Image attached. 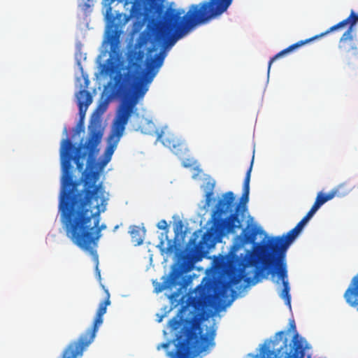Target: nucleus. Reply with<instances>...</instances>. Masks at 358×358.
I'll list each match as a JSON object with an SVG mask.
<instances>
[{"label": "nucleus", "instance_id": "obj_1", "mask_svg": "<svg viewBox=\"0 0 358 358\" xmlns=\"http://www.w3.org/2000/svg\"><path fill=\"white\" fill-rule=\"evenodd\" d=\"M103 132L101 120L93 119L89 126V136L76 147L70 139L62 141L60 162L62 191L59 204L61 220L66 236L82 250L88 252L98 268L96 248L101 231L100 215L106 210L108 198L99 173L87 171L96 158L98 145Z\"/></svg>", "mask_w": 358, "mask_h": 358}, {"label": "nucleus", "instance_id": "obj_2", "mask_svg": "<svg viewBox=\"0 0 358 358\" xmlns=\"http://www.w3.org/2000/svg\"><path fill=\"white\" fill-rule=\"evenodd\" d=\"M231 2L232 0H209L199 4H192L184 16H182L184 10L169 7L163 16L155 23L152 31V49L161 47L159 53L147 64V71H144L141 64L129 62L127 73L123 76L118 72L114 77L112 94L104 99L101 97L96 113L99 115L105 113L110 99L114 96L122 98V103L126 97L134 93L137 85H144L148 91V84L152 81L159 68L163 64L166 50L172 47L194 27L225 12Z\"/></svg>", "mask_w": 358, "mask_h": 358}, {"label": "nucleus", "instance_id": "obj_3", "mask_svg": "<svg viewBox=\"0 0 358 358\" xmlns=\"http://www.w3.org/2000/svg\"><path fill=\"white\" fill-rule=\"evenodd\" d=\"M313 216L309 211L292 230L281 236L268 234L254 218L248 215V287L254 286L269 276L276 285L280 282L282 289L279 296L291 308L290 287L288 277L287 252L294 241L302 231L305 224Z\"/></svg>", "mask_w": 358, "mask_h": 358}, {"label": "nucleus", "instance_id": "obj_4", "mask_svg": "<svg viewBox=\"0 0 358 358\" xmlns=\"http://www.w3.org/2000/svg\"><path fill=\"white\" fill-rule=\"evenodd\" d=\"M241 244L234 243L227 255L215 257L210 271L211 286L214 289V296L207 293L205 287L199 285L194 295L189 296L188 305L197 312L203 311L210 306L214 299L219 301L229 293L235 292L231 287L241 280L246 282V253L238 255Z\"/></svg>", "mask_w": 358, "mask_h": 358}, {"label": "nucleus", "instance_id": "obj_5", "mask_svg": "<svg viewBox=\"0 0 358 358\" xmlns=\"http://www.w3.org/2000/svg\"><path fill=\"white\" fill-rule=\"evenodd\" d=\"M182 327L176 336V352H169L168 356L172 358H190L192 355H198L210 346L214 345L213 331L203 334L200 322L195 318L183 320L179 314L173 317L169 322V327L178 330Z\"/></svg>", "mask_w": 358, "mask_h": 358}, {"label": "nucleus", "instance_id": "obj_6", "mask_svg": "<svg viewBox=\"0 0 358 358\" xmlns=\"http://www.w3.org/2000/svg\"><path fill=\"white\" fill-rule=\"evenodd\" d=\"M243 188L240 202L237 205L232 192H228L223 195L212 215V225L208 233L224 236L229 233L235 234L238 229H242L240 235L241 242L242 245L246 243V227L242 228V221L238 218L239 212L244 211L246 208V178L243 181Z\"/></svg>", "mask_w": 358, "mask_h": 358}, {"label": "nucleus", "instance_id": "obj_7", "mask_svg": "<svg viewBox=\"0 0 358 358\" xmlns=\"http://www.w3.org/2000/svg\"><path fill=\"white\" fill-rule=\"evenodd\" d=\"M358 22V15L355 13L354 10H351L350 15L345 20L341 21L331 27L328 30L325 32H323L320 34L313 36L310 38L300 41L294 44L289 45L288 48L282 50L278 54H276L274 57H273L269 62L268 71L269 72L271 64L280 57L285 55L287 53H289L294 50L305 45L315 39L319 38L322 36H325L326 34L338 30L340 29H343L347 26H348V29L343 34L342 36L339 41L338 48L342 52V53L345 55L346 59H350V54L351 53L353 56L358 55V48L356 42L354 40L353 31L354 27Z\"/></svg>", "mask_w": 358, "mask_h": 358}, {"label": "nucleus", "instance_id": "obj_8", "mask_svg": "<svg viewBox=\"0 0 358 358\" xmlns=\"http://www.w3.org/2000/svg\"><path fill=\"white\" fill-rule=\"evenodd\" d=\"M147 92V88L143 84L136 86L134 93L120 103L113 120L111 133L109 136L110 143L106 150V155H112L122 136L129 119L136 110L138 99L143 98Z\"/></svg>", "mask_w": 358, "mask_h": 358}, {"label": "nucleus", "instance_id": "obj_9", "mask_svg": "<svg viewBox=\"0 0 358 358\" xmlns=\"http://www.w3.org/2000/svg\"><path fill=\"white\" fill-rule=\"evenodd\" d=\"M199 251V247L196 238H191L185 251L177 255V262L173 266L169 277L166 278L163 282H156L154 285L155 292L159 293L167 288L179 285L181 275L193 268Z\"/></svg>", "mask_w": 358, "mask_h": 358}, {"label": "nucleus", "instance_id": "obj_10", "mask_svg": "<svg viewBox=\"0 0 358 358\" xmlns=\"http://www.w3.org/2000/svg\"><path fill=\"white\" fill-rule=\"evenodd\" d=\"M106 297L100 303L91 327L82 333L77 340L71 341L63 351L62 358H78L83 356V352L94 341L99 328L103 322V315L106 313L107 306L110 304V294L106 290Z\"/></svg>", "mask_w": 358, "mask_h": 358}, {"label": "nucleus", "instance_id": "obj_11", "mask_svg": "<svg viewBox=\"0 0 358 358\" xmlns=\"http://www.w3.org/2000/svg\"><path fill=\"white\" fill-rule=\"evenodd\" d=\"M344 298L348 305L356 308L358 310V274L355 275L344 294ZM298 334H296L293 338L294 353L292 352L287 353L285 358H302L304 355V349L303 345L298 341Z\"/></svg>", "mask_w": 358, "mask_h": 358}, {"label": "nucleus", "instance_id": "obj_12", "mask_svg": "<svg viewBox=\"0 0 358 358\" xmlns=\"http://www.w3.org/2000/svg\"><path fill=\"white\" fill-rule=\"evenodd\" d=\"M122 17L121 13H117L114 15L112 8L108 6L106 12V19L107 21V30L106 41L110 45V52L116 54L119 44L121 31L119 29V25L115 23L116 20H120Z\"/></svg>", "mask_w": 358, "mask_h": 358}, {"label": "nucleus", "instance_id": "obj_13", "mask_svg": "<svg viewBox=\"0 0 358 358\" xmlns=\"http://www.w3.org/2000/svg\"><path fill=\"white\" fill-rule=\"evenodd\" d=\"M162 142L166 147L171 150L173 154L177 155L179 158L185 157L187 152H188V148L186 143L178 138L173 137L165 138L162 139Z\"/></svg>", "mask_w": 358, "mask_h": 358}, {"label": "nucleus", "instance_id": "obj_14", "mask_svg": "<svg viewBox=\"0 0 358 358\" xmlns=\"http://www.w3.org/2000/svg\"><path fill=\"white\" fill-rule=\"evenodd\" d=\"M343 187V185H340L337 188L332 189L327 194L320 192L318 193L315 200L319 201V203L322 206L324 203L332 199L336 196H341L343 194L340 192V190Z\"/></svg>", "mask_w": 358, "mask_h": 358}, {"label": "nucleus", "instance_id": "obj_15", "mask_svg": "<svg viewBox=\"0 0 358 358\" xmlns=\"http://www.w3.org/2000/svg\"><path fill=\"white\" fill-rule=\"evenodd\" d=\"M129 233L131 241L135 245H140L143 243L144 232L141 227L133 225L130 227Z\"/></svg>", "mask_w": 358, "mask_h": 358}, {"label": "nucleus", "instance_id": "obj_16", "mask_svg": "<svg viewBox=\"0 0 358 358\" xmlns=\"http://www.w3.org/2000/svg\"><path fill=\"white\" fill-rule=\"evenodd\" d=\"M78 100L79 110L80 112L83 110V106H85L87 108L92 101L90 93L85 90H83L79 92V94L78 95Z\"/></svg>", "mask_w": 358, "mask_h": 358}, {"label": "nucleus", "instance_id": "obj_17", "mask_svg": "<svg viewBox=\"0 0 358 358\" xmlns=\"http://www.w3.org/2000/svg\"><path fill=\"white\" fill-rule=\"evenodd\" d=\"M164 241H161L157 245V247L159 248L161 252L166 253L167 255H171L176 249V245L175 242H173L172 240H169L167 242V247L164 248Z\"/></svg>", "mask_w": 358, "mask_h": 358}, {"label": "nucleus", "instance_id": "obj_18", "mask_svg": "<svg viewBox=\"0 0 358 358\" xmlns=\"http://www.w3.org/2000/svg\"><path fill=\"white\" fill-rule=\"evenodd\" d=\"M322 206V205L319 203V201H317V200L315 201V203H313V206L311 207L310 210H309V212L312 214V215H314L317 210Z\"/></svg>", "mask_w": 358, "mask_h": 358}, {"label": "nucleus", "instance_id": "obj_19", "mask_svg": "<svg viewBox=\"0 0 358 358\" xmlns=\"http://www.w3.org/2000/svg\"><path fill=\"white\" fill-rule=\"evenodd\" d=\"M213 192L212 190L206 194V205L210 206L213 200Z\"/></svg>", "mask_w": 358, "mask_h": 358}, {"label": "nucleus", "instance_id": "obj_20", "mask_svg": "<svg viewBox=\"0 0 358 358\" xmlns=\"http://www.w3.org/2000/svg\"><path fill=\"white\" fill-rule=\"evenodd\" d=\"M157 228L159 229L167 230L168 229V224L165 220H160L157 224Z\"/></svg>", "mask_w": 358, "mask_h": 358}, {"label": "nucleus", "instance_id": "obj_21", "mask_svg": "<svg viewBox=\"0 0 358 358\" xmlns=\"http://www.w3.org/2000/svg\"><path fill=\"white\" fill-rule=\"evenodd\" d=\"M253 162H254V155L252 156V158L251 160L250 169L248 170V178H247V180H248V195L249 194V182H250V171L252 169Z\"/></svg>", "mask_w": 358, "mask_h": 358}, {"label": "nucleus", "instance_id": "obj_22", "mask_svg": "<svg viewBox=\"0 0 358 358\" xmlns=\"http://www.w3.org/2000/svg\"><path fill=\"white\" fill-rule=\"evenodd\" d=\"M106 71L110 74L113 73L115 71V66L114 65L108 66Z\"/></svg>", "mask_w": 358, "mask_h": 358}, {"label": "nucleus", "instance_id": "obj_23", "mask_svg": "<svg viewBox=\"0 0 358 358\" xmlns=\"http://www.w3.org/2000/svg\"><path fill=\"white\" fill-rule=\"evenodd\" d=\"M289 330H292L293 331H296V324L294 320H292L289 322Z\"/></svg>", "mask_w": 358, "mask_h": 358}, {"label": "nucleus", "instance_id": "obj_24", "mask_svg": "<svg viewBox=\"0 0 358 358\" xmlns=\"http://www.w3.org/2000/svg\"><path fill=\"white\" fill-rule=\"evenodd\" d=\"M182 228V224L181 221H179L177 223L176 229H175V233L178 234L179 233V231L181 230Z\"/></svg>", "mask_w": 358, "mask_h": 358}, {"label": "nucleus", "instance_id": "obj_25", "mask_svg": "<svg viewBox=\"0 0 358 358\" xmlns=\"http://www.w3.org/2000/svg\"><path fill=\"white\" fill-rule=\"evenodd\" d=\"M83 129V119L81 118L79 123L77 125V133H79L82 129Z\"/></svg>", "mask_w": 358, "mask_h": 358}, {"label": "nucleus", "instance_id": "obj_26", "mask_svg": "<svg viewBox=\"0 0 358 358\" xmlns=\"http://www.w3.org/2000/svg\"><path fill=\"white\" fill-rule=\"evenodd\" d=\"M179 294L178 292H173L169 296V299L173 301L176 300L177 297H178Z\"/></svg>", "mask_w": 358, "mask_h": 358}, {"label": "nucleus", "instance_id": "obj_27", "mask_svg": "<svg viewBox=\"0 0 358 358\" xmlns=\"http://www.w3.org/2000/svg\"><path fill=\"white\" fill-rule=\"evenodd\" d=\"M170 345V342L164 343L161 345V347L164 349H168Z\"/></svg>", "mask_w": 358, "mask_h": 358}, {"label": "nucleus", "instance_id": "obj_28", "mask_svg": "<svg viewBox=\"0 0 358 358\" xmlns=\"http://www.w3.org/2000/svg\"><path fill=\"white\" fill-rule=\"evenodd\" d=\"M284 334H285V331H278V333H276L275 336L277 337L279 336L280 338H281V336H283Z\"/></svg>", "mask_w": 358, "mask_h": 358}, {"label": "nucleus", "instance_id": "obj_29", "mask_svg": "<svg viewBox=\"0 0 358 358\" xmlns=\"http://www.w3.org/2000/svg\"><path fill=\"white\" fill-rule=\"evenodd\" d=\"M182 164H183V166H184L185 167H189V166H191V164H185V162H182Z\"/></svg>", "mask_w": 358, "mask_h": 358}, {"label": "nucleus", "instance_id": "obj_30", "mask_svg": "<svg viewBox=\"0 0 358 358\" xmlns=\"http://www.w3.org/2000/svg\"><path fill=\"white\" fill-rule=\"evenodd\" d=\"M206 236V234H205L203 235V238H202L203 241H204V240H205Z\"/></svg>", "mask_w": 358, "mask_h": 358}, {"label": "nucleus", "instance_id": "obj_31", "mask_svg": "<svg viewBox=\"0 0 358 358\" xmlns=\"http://www.w3.org/2000/svg\"><path fill=\"white\" fill-rule=\"evenodd\" d=\"M287 339H285V342H284V343H285V346H286V345H287Z\"/></svg>", "mask_w": 358, "mask_h": 358}, {"label": "nucleus", "instance_id": "obj_32", "mask_svg": "<svg viewBox=\"0 0 358 358\" xmlns=\"http://www.w3.org/2000/svg\"><path fill=\"white\" fill-rule=\"evenodd\" d=\"M231 301H229V303H228L227 304V306H229V305H230V303H231Z\"/></svg>", "mask_w": 358, "mask_h": 358}]
</instances>
